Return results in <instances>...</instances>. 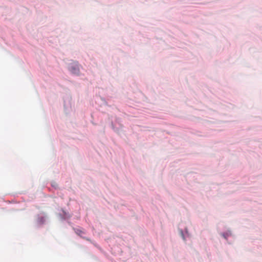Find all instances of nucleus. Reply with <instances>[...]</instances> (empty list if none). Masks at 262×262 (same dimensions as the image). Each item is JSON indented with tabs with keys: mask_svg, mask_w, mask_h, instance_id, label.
Masks as SVG:
<instances>
[{
	"mask_svg": "<svg viewBox=\"0 0 262 262\" xmlns=\"http://www.w3.org/2000/svg\"><path fill=\"white\" fill-rule=\"evenodd\" d=\"M70 70L74 74H78L79 72V70L77 67H70L69 68Z\"/></svg>",
	"mask_w": 262,
	"mask_h": 262,
	"instance_id": "obj_1",
	"label": "nucleus"
}]
</instances>
